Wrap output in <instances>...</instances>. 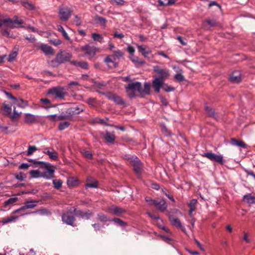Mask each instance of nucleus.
Segmentation results:
<instances>
[{"label":"nucleus","mask_w":255,"mask_h":255,"mask_svg":"<svg viewBox=\"0 0 255 255\" xmlns=\"http://www.w3.org/2000/svg\"><path fill=\"white\" fill-rule=\"evenodd\" d=\"M150 84L147 82L144 83L142 88L139 82L130 83L125 86L127 96L131 99L137 96L143 98L145 95H150Z\"/></svg>","instance_id":"obj_1"},{"label":"nucleus","mask_w":255,"mask_h":255,"mask_svg":"<svg viewBox=\"0 0 255 255\" xmlns=\"http://www.w3.org/2000/svg\"><path fill=\"white\" fill-rule=\"evenodd\" d=\"M40 167L44 168L46 172H41L38 170H32L29 172L31 177L35 178L42 177L46 179H51L54 177V174L55 171L54 166L50 164H45L44 165H41Z\"/></svg>","instance_id":"obj_2"},{"label":"nucleus","mask_w":255,"mask_h":255,"mask_svg":"<svg viewBox=\"0 0 255 255\" xmlns=\"http://www.w3.org/2000/svg\"><path fill=\"white\" fill-rule=\"evenodd\" d=\"M124 53L121 50L114 51L113 54L107 56L104 59V62L110 68H117L118 63L117 60L123 57Z\"/></svg>","instance_id":"obj_3"},{"label":"nucleus","mask_w":255,"mask_h":255,"mask_svg":"<svg viewBox=\"0 0 255 255\" xmlns=\"http://www.w3.org/2000/svg\"><path fill=\"white\" fill-rule=\"evenodd\" d=\"M73 207H70L62 215V221L68 225L74 226L76 219L73 215Z\"/></svg>","instance_id":"obj_4"},{"label":"nucleus","mask_w":255,"mask_h":255,"mask_svg":"<svg viewBox=\"0 0 255 255\" xmlns=\"http://www.w3.org/2000/svg\"><path fill=\"white\" fill-rule=\"evenodd\" d=\"M82 51L85 52V56L88 59H92L96 55V53L99 51V48L93 46H90L89 44H86L82 46L81 48Z\"/></svg>","instance_id":"obj_5"},{"label":"nucleus","mask_w":255,"mask_h":255,"mask_svg":"<svg viewBox=\"0 0 255 255\" xmlns=\"http://www.w3.org/2000/svg\"><path fill=\"white\" fill-rule=\"evenodd\" d=\"M203 157H206L212 161H215L221 165L224 164L223 157L221 155H217L212 152L204 153L202 154Z\"/></svg>","instance_id":"obj_6"},{"label":"nucleus","mask_w":255,"mask_h":255,"mask_svg":"<svg viewBox=\"0 0 255 255\" xmlns=\"http://www.w3.org/2000/svg\"><path fill=\"white\" fill-rule=\"evenodd\" d=\"M153 70L154 73L158 75L157 78L162 80L167 79L169 76V70L166 68H161L159 66L156 65L153 66Z\"/></svg>","instance_id":"obj_7"},{"label":"nucleus","mask_w":255,"mask_h":255,"mask_svg":"<svg viewBox=\"0 0 255 255\" xmlns=\"http://www.w3.org/2000/svg\"><path fill=\"white\" fill-rule=\"evenodd\" d=\"M72 11V10L68 7L60 8L59 16L60 20L65 22L67 21L71 17Z\"/></svg>","instance_id":"obj_8"},{"label":"nucleus","mask_w":255,"mask_h":255,"mask_svg":"<svg viewBox=\"0 0 255 255\" xmlns=\"http://www.w3.org/2000/svg\"><path fill=\"white\" fill-rule=\"evenodd\" d=\"M73 211L74 214L77 217L87 220L90 219L94 215V213L91 210H89L86 212H84L82 210H78L75 207H73Z\"/></svg>","instance_id":"obj_9"},{"label":"nucleus","mask_w":255,"mask_h":255,"mask_svg":"<svg viewBox=\"0 0 255 255\" xmlns=\"http://www.w3.org/2000/svg\"><path fill=\"white\" fill-rule=\"evenodd\" d=\"M47 93L48 95H52L60 99L64 98L65 95L64 89L61 87H53L50 89Z\"/></svg>","instance_id":"obj_10"},{"label":"nucleus","mask_w":255,"mask_h":255,"mask_svg":"<svg viewBox=\"0 0 255 255\" xmlns=\"http://www.w3.org/2000/svg\"><path fill=\"white\" fill-rule=\"evenodd\" d=\"M98 92L103 95H105L108 99L114 101L117 105H123L125 104V101L118 95L115 94L112 92H109L106 94L100 91H98Z\"/></svg>","instance_id":"obj_11"},{"label":"nucleus","mask_w":255,"mask_h":255,"mask_svg":"<svg viewBox=\"0 0 255 255\" xmlns=\"http://www.w3.org/2000/svg\"><path fill=\"white\" fill-rule=\"evenodd\" d=\"M71 58V53L61 51L56 55V61L58 64H61L66 62H70Z\"/></svg>","instance_id":"obj_12"},{"label":"nucleus","mask_w":255,"mask_h":255,"mask_svg":"<svg viewBox=\"0 0 255 255\" xmlns=\"http://www.w3.org/2000/svg\"><path fill=\"white\" fill-rule=\"evenodd\" d=\"M109 212L117 216L121 217L126 213V210L119 206H112L109 208Z\"/></svg>","instance_id":"obj_13"},{"label":"nucleus","mask_w":255,"mask_h":255,"mask_svg":"<svg viewBox=\"0 0 255 255\" xmlns=\"http://www.w3.org/2000/svg\"><path fill=\"white\" fill-rule=\"evenodd\" d=\"M4 23L6 24L7 26H8L10 28H13L15 27L14 26L15 23H17V24H20L22 23V21L21 20H12L9 18L4 19L0 20V27H1L2 26V25Z\"/></svg>","instance_id":"obj_14"},{"label":"nucleus","mask_w":255,"mask_h":255,"mask_svg":"<svg viewBox=\"0 0 255 255\" xmlns=\"http://www.w3.org/2000/svg\"><path fill=\"white\" fill-rule=\"evenodd\" d=\"M169 219L172 225L181 229L183 231H185V228L182 226L180 221L178 218L173 215H170Z\"/></svg>","instance_id":"obj_15"},{"label":"nucleus","mask_w":255,"mask_h":255,"mask_svg":"<svg viewBox=\"0 0 255 255\" xmlns=\"http://www.w3.org/2000/svg\"><path fill=\"white\" fill-rule=\"evenodd\" d=\"M131 164L133 167V169L135 172L137 174L139 175L141 173L142 169V165L139 159L136 157V159L131 163Z\"/></svg>","instance_id":"obj_16"},{"label":"nucleus","mask_w":255,"mask_h":255,"mask_svg":"<svg viewBox=\"0 0 255 255\" xmlns=\"http://www.w3.org/2000/svg\"><path fill=\"white\" fill-rule=\"evenodd\" d=\"M40 48L46 55H53L55 53L54 49L47 44H42Z\"/></svg>","instance_id":"obj_17"},{"label":"nucleus","mask_w":255,"mask_h":255,"mask_svg":"<svg viewBox=\"0 0 255 255\" xmlns=\"http://www.w3.org/2000/svg\"><path fill=\"white\" fill-rule=\"evenodd\" d=\"M38 203V201L37 200H31L27 201L24 203V205L21 207L20 210L33 209L37 206Z\"/></svg>","instance_id":"obj_18"},{"label":"nucleus","mask_w":255,"mask_h":255,"mask_svg":"<svg viewBox=\"0 0 255 255\" xmlns=\"http://www.w3.org/2000/svg\"><path fill=\"white\" fill-rule=\"evenodd\" d=\"M230 81L233 83H239L241 81V74L239 71H234L230 77Z\"/></svg>","instance_id":"obj_19"},{"label":"nucleus","mask_w":255,"mask_h":255,"mask_svg":"<svg viewBox=\"0 0 255 255\" xmlns=\"http://www.w3.org/2000/svg\"><path fill=\"white\" fill-rule=\"evenodd\" d=\"M163 80L160 78H155L152 81L153 87L156 93H159L160 88L162 87Z\"/></svg>","instance_id":"obj_20"},{"label":"nucleus","mask_w":255,"mask_h":255,"mask_svg":"<svg viewBox=\"0 0 255 255\" xmlns=\"http://www.w3.org/2000/svg\"><path fill=\"white\" fill-rule=\"evenodd\" d=\"M43 152L48 155L49 158L53 160H56L58 158V154L55 151H50L49 148H45Z\"/></svg>","instance_id":"obj_21"},{"label":"nucleus","mask_w":255,"mask_h":255,"mask_svg":"<svg viewBox=\"0 0 255 255\" xmlns=\"http://www.w3.org/2000/svg\"><path fill=\"white\" fill-rule=\"evenodd\" d=\"M155 207L161 212H164L167 210V204L164 201H157L154 203Z\"/></svg>","instance_id":"obj_22"},{"label":"nucleus","mask_w":255,"mask_h":255,"mask_svg":"<svg viewBox=\"0 0 255 255\" xmlns=\"http://www.w3.org/2000/svg\"><path fill=\"white\" fill-rule=\"evenodd\" d=\"M139 52H140L145 58H148V55L150 54L151 50L149 48H144L142 45L137 46Z\"/></svg>","instance_id":"obj_23"},{"label":"nucleus","mask_w":255,"mask_h":255,"mask_svg":"<svg viewBox=\"0 0 255 255\" xmlns=\"http://www.w3.org/2000/svg\"><path fill=\"white\" fill-rule=\"evenodd\" d=\"M104 137L106 141L110 143H113L116 139L114 133H111L108 131H106Z\"/></svg>","instance_id":"obj_24"},{"label":"nucleus","mask_w":255,"mask_h":255,"mask_svg":"<svg viewBox=\"0 0 255 255\" xmlns=\"http://www.w3.org/2000/svg\"><path fill=\"white\" fill-rule=\"evenodd\" d=\"M217 25L216 21L210 19H207L203 22L202 26L205 29H209L211 27H215Z\"/></svg>","instance_id":"obj_25"},{"label":"nucleus","mask_w":255,"mask_h":255,"mask_svg":"<svg viewBox=\"0 0 255 255\" xmlns=\"http://www.w3.org/2000/svg\"><path fill=\"white\" fill-rule=\"evenodd\" d=\"M37 121L36 117L31 114H26L25 115L24 122L28 124H30L35 123Z\"/></svg>","instance_id":"obj_26"},{"label":"nucleus","mask_w":255,"mask_h":255,"mask_svg":"<svg viewBox=\"0 0 255 255\" xmlns=\"http://www.w3.org/2000/svg\"><path fill=\"white\" fill-rule=\"evenodd\" d=\"M231 143L233 145H237L243 148H246L247 147L246 144L243 141L241 140H237L235 138H232L231 139Z\"/></svg>","instance_id":"obj_27"},{"label":"nucleus","mask_w":255,"mask_h":255,"mask_svg":"<svg viewBox=\"0 0 255 255\" xmlns=\"http://www.w3.org/2000/svg\"><path fill=\"white\" fill-rule=\"evenodd\" d=\"M197 203V200L195 199H193L190 201L189 203L188 204V206L190 208V210L189 211V214L190 216L192 215V213L196 209V205Z\"/></svg>","instance_id":"obj_28"},{"label":"nucleus","mask_w":255,"mask_h":255,"mask_svg":"<svg viewBox=\"0 0 255 255\" xmlns=\"http://www.w3.org/2000/svg\"><path fill=\"white\" fill-rule=\"evenodd\" d=\"M97 220L101 222L111 221V219L108 216L102 213L97 214Z\"/></svg>","instance_id":"obj_29"},{"label":"nucleus","mask_w":255,"mask_h":255,"mask_svg":"<svg viewBox=\"0 0 255 255\" xmlns=\"http://www.w3.org/2000/svg\"><path fill=\"white\" fill-rule=\"evenodd\" d=\"M243 200L249 204L255 203V196H253L251 194L245 195L243 197Z\"/></svg>","instance_id":"obj_30"},{"label":"nucleus","mask_w":255,"mask_h":255,"mask_svg":"<svg viewBox=\"0 0 255 255\" xmlns=\"http://www.w3.org/2000/svg\"><path fill=\"white\" fill-rule=\"evenodd\" d=\"M95 21L96 23L102 26H105L107 22V20L106 18L98 15L95 16Z\"/></svg>","instance_id":"obj_31"},{"label":"nucleus","mask_w":255,"mask_h":255,"mask_svg":"<svg viewBox=\"0 0 255 255\" xmlns=\"http://www.w3.org/2000/svg\"><path fill=\"white\" fill-rule=\"evenodd\" d=\"M205 111L208 116L213 118L216 117L215 111L212 107L206 105L205 107Z\"/></svg>","instance_id":"obj_32"},{"label":"nucleus","mask_w":255,"mask_h":255,"mask_svg":"<svg viewBox=\"0 0 255 255\" xmlns=\"http://www.w3.org/2000/svg\"><path fill=\"white\" fill-rule=\"evenodd\" d=\"M83 109L79 107H76L74 108H71L69 109V114L72 115L79 114L82 112H83Z\"/></svg>","instance_id":"obj_33"},{"label":"nucleus","mask_w":255,"mask_h":255,"mask_svg":"<svg viewBox=\"0 0 255 255\" xmlns=\"http://www.w3.org/2000/svg\"><path fill=\"white\" fill-rule=\"evenodd\" d=\"M57 30L61 32L63 36L65 38V39H66L67 40H70V38L68 36V34L61 25H59L57 26Z\"/></svg>","instance_id":"obj_34"},{"label":"nucleus","mask_w":255,"mask_h":255,"mask_svg":"<svg viewBox=\"0 0 255 255\" xmlns=\"http://www.w3.org/2000/svg\"><path fill=\"white\" fill-rule=\"evenodd\" d=\"M18 219V217L11 216L7 218L2 220V223L4 225L9 223L14 222Z\"/></svg>","instance_id":"obj_35"},{"label":"nucleus","mask_w":255,"mask_h":255,"mask_svg":"<svg viewBox=\"0 0 255 255\" xmlns=\"http://www.w3.org/2000/svg\"><path fill=\"white\" fill-rule=\"evenodd\" d=\"M130 59L135 65H141L145 63V62L144 60L140 59L138 57H135L133 58L130 57Z\"/></svg>","instance_id":"obj_36"},{"label":"nucleus","mask_w":255,"mask_h":255,"mask_svg":"<svg viewBox=\"0 0 255 255\" xmlns=\"http://www.w3.org/2000/svg\"><path fill=\"white\" fill-rule=\"evenodd\" d=\"M92 36L93 40L95 41H99L100 43L103 42V37L102 36V35H101L99 33H94L92 34Z\"/></svg>","instance_id":"obj_37"},{"label":"nucleus","mask_w":255,"mask_h":255,"mask_svg":"<svg viewBox=\"0 0 255 255\" xmlns=\"http://www.w3.org/2000/svg\"><path fill=\"white\" fill-rule=\"evenodd\" d=\"M54 187L56 189H60L62 185L63 182L60 179H54L52 181Z\"/></svg>","instance_id":"obj_38"},{"label":"nucleus","mask_w":255,"mask_h":255,"mask_svg":"<svg viewBox=\"0 0 255 255\" xmlns=\"http://www.w3.org/2000/svg\"><path fill=\"white\" fill-rule=\"evenodd\" d=\"M17 201L18 198L17 197L10 198L4 202V206L6 207L8 205L13 204Z\"/></svg>","instance_id":"obj_39"},{"label":"nucleus","mask_w":255,"mask_h":255,"mask_svg":"<svg viewBox=\"0 0 255 255\" xmlns=\"http://www.w3.org/2000/svg\"><path fill=\"white\" fill-rule=\"evenodd\" d=\"M32 213H38L41 215H50L51 213L49 212L48 210L45 208H42L38 210L37 211L35 212H32Z\"/></svg>","instance_id":"obj_40"},{"label":"nucleus","mask_w":255,"mask_h":255,"mask_svg":"<svg viewBox=\"0 0 255 255\" xmlns=\"http://www.w3.org/2000/svg\"><path fill=\"white\" fill-rule=\"evenodd\" d=\"M38 148L35 146L29 145L28 147V150L27 152V155L30 156L33 154V152L36 150H38Z\"/></svg>","instance_id":"obj_41"},{"label":"nucleus","mask_w":255,"mask_h":255,"mask_svg":"<svg viewBox=\"0 0 255 255\" xmlns=\"http://www.w3.org/2000/svg\"><path fill=\"white\" fill-rule=\"evenodd\" d=\"M136 156L134 155H131L129 154H125L123 156V158L128 161H129L131 163L134 161V160L136 159Z\"/></svg>","instance_id":"obj_42"},{"label":"nucleus","mask_w":255,"mask_h":255,"mask_svg":"<svg viewBox=\"0 0 255 255\" xmlns=\"http://www.w3.org/2000/svg\"><path fill=\"white\" fill-rule=\"evenodd\" d=\"M73 21L76 26H80L82 23L81 18L78 15H75L74 16Z\"/></svg>","instance_id":"obj_43"},{"label":"nucleus","mask_w":255,"mask_h":255,"mask_svg":"<svg viewBox=\"0 0 255 255\" xmlns=\"http://www.w3.org/2000/svg\"><path fill=\"white\" fill-rule=\"evenodd\" d=\"M114 222L117 225L121 226V227H124L126 225V223L124 222L123 220L119 218H114L113 219L111 220V221Z\"/></svg>","instance_id":"obj_44"},{"label":"nucleus","mask_w":255,"mask_h":255,"mask_svg":"<svg viewBox=\"0 0 255 255\" xmlns=\"http://www.w3.org/2000/svg\"><path fill=\"white\" fill-rule=\"evenodd\" d=\"M70 126V123L68 122H64L59 124L58 129L60 130H63L67 128Z\"/></svg>","instance_id":"obj_45"},{"label":"nucleus","mask_w":255,"mask_h":255,"mask_svg":"<svg viewBox=\"0 0 255 255\" xmlns=\"http://www.w3.org/2000/svg\"><path fill=\"white\" fill-rule=\"evenodd\" d=\"M4 93L5 94V95L7 96V97L8 99L12 100L13 101V103L14 104H17L18 99L16 98L13 96L11 94H10L9 93L7 92L4 91Z\"/></svg>","instance_id":"obj_46"},{"label":"nucleus","mask_w":255,"mask_h":255,"mask_svg":"<svg viewBox=\"0 0 255 255\" xmlns=\"http://www.w3.org/2000/svg\"><path fill=\"white\" fill-rule=\"evenodd\" d=\"M94 121L95 123H99L102 125H104L105 126H110V125L108 124L106 122H105V119H101L100 118H96L94 119Z\"/></svg>","instance_id":"obj_47"},{"label":"nucleus","mask_w":255,"mask_h":255,"mask_svg":"<svg viewBox=\"0 0 255 255\" xmlns=\"http://www.w3.org/2000/svg\"><path fill=\"white\" fill-rule=\"evenodd\" d=\"M97 186H98V182L96 181H94V182H93L92 183H87L85 185V188L86 189H88L89 188H96L97 187Z\"/></svg>","instance_id":"obj_48"},{"label":"nucleus","mask_w":255,"mask_h":255,"mask_svg":"<svg viewBox=\"0 0 255 255\" xmlns=\"http://www.w3.org/2000/svg\"><path fill=\"white\" fill-rule=\"evenodd\" d=\"M28 161L30 162L33 163L35 165H39L40 166L44 165L45 164H49L48 162H45L42 161H36L34 159H29Z\"/></svg>","instance_id":"obj_49"},{"label":"nucleus","mask_w":255,"mask_h":255,"mask_svg":"<svg viewBox=\"0 0 255 255\" xmlns=\"http://www.w3.org/2000/svg\"><path fill=\"white\" fill-rule=\"evenodd\" d=\"M17 102H18V100ZM19 102L20 103L17 104V106L19 107L25 108V107L28 106V102L26 101H25L22 99H19Z\"/></svg>","instance_id":"obj_50"},{"label":"nucleus","mask_w":255,"mask_h":255,"mask_svg":"<svg viewBox=\"0 0 255 255\" xmlns=\"http://www.w3.org/2000/svg\"><path fill=\"white\" fill-rule=\"evenodd\" d=\"M15 177L18 180L23 181L26 178V176L25 174H23L22 173L19 172L18 173L15 174Z\"/></svg>","instance_id":"obj_51"},{"label":"nucleus","mask_w":255,"mask_h":255,"mask_svg":"<svg viewBox=\"0 0 255 255\" xmlns=\"http://www.w3.org/2000/svg\"><path fill=\"white\" fill-rule=\"evenodd\" d=\"M23 6L26 9L30 10H34L35 9L34 6L31 3L28 2H23Z\"/></svg>","instance_id":"obj_52"},{"label":"nucleus","mask_w":255,"mask_h":255,"mask_svg":"<svg viewBox=\"0 0 255 255\" xmlns=\"http://www.w3.org/2000/svg\"><path fill=\"white\" fill-rule=\"evenodd\" d=\"M78 67L85 70H87L89 68L88 64L86 61H79Z\"/></svg>","instance_id":"obj_53"},{"label":"nucleus","mask_w":255,"mask_h":255,"mask_svg":"<svg viewBox=\"0 0 255 255\" xmlns=\"http://www.w3.org/2000/svg\"><path fill=\"white\" fill-rule=\"evenodd\" d=\"M21 209V207L19 208V209H17L15 210H14L13 212H12V214H16V213H18L19 214V215L20 216H24V215H27L28 213H26L25 212V210H20Z\"/></svg>","instance_id":"obj_54"},{"label":"nucleus","mask_w":255,"mask_h":255,"mask_svg":"<svg viewBox=\"0 0 255 255\" xmlns=\"http://www.w3.org/2000/svg\"><path fill=\"white\" fill-rule=\"evenodd\" d=\"M3 111L8 114H9L11 112V108L9 105L6 104L5 103L3 104Z\"/></svg>","instance_id":"obj_55"},{"label":"nucleus","mask_w":255,"mask_h":255,"mask_svg":"<svg viewBox=\"0 0 255 255\" xmlns=\"http://www.w3.org/2000/svg\"><path fill=\"white\" fill-rule=\"evenodd\" d=\"M162 89L164 91L167 92H172L174 90V88L171 87L167 84H164L162 86Z\"/></svg>","instance_id":"obj_56"},{"label":"nucleus","mask_w":255,"mask_h":255,"mask_svg":"<svg viewBox=\"0 0 255 255\" xmlns=\"http://www.w3.org/2000/svg\"><path fill=\"white\" fill-rule=\"evenodd\" d=\"M17 56V52H13L11 53L8 56V61L9 62H12L14 61Z\"/></svg>","instance_id":"obj_57"},{"label":"nucleus","mask_w":255,"mask_h":255,"mask_svg":"<svg viewBox=\"0 0 255 255\" xmlns=\"http://www.w3.org/2000/svg\"><path fill=\"white\" fill-rule=\"evenodd\" d=\"M111 1L118 5H124L126 3L124 0H111Z\"/></svg>","instance_id":"obj_58"},{"label":"nucleus","mask_w":255,"mask_h":255,"mask_svg":"<svg viewBox=\"0 0 255 255\" xmlns=\"http://www.w3.org/2000/svg\"><path fill=\"white\" fill-rule=\"evenodd\" d=\"M83 154L84 156L87 159H92V154L91 152L89 151H85L83 152Z\"/></svg>","instance_id":"obj_59"},{"label":"nucleus","mask_w":255,"mask_h":255,"mask_svg":"<svg viewBox=\"0 0 255 255\" xmlns=\"http://www.w3.org/2000/svg\"><path fill=\"white\" fill-rule=\"evenodd\" d=\"M175 78L176 80L180 82L183 81L185 80L184 76L181 74L180 73L176 74L175 76Z\"/></svg>","instance_id":"obj_60"},{"label":"nucleus","mask_w":255,"mask_h":255,"mask_svg":"<svg viewBox=\"0 0 255 255\" xmlns=\"http://www.w3.org/2000/svg\"><path fill=\"white\" fill-rule=\"evenodd\" d=\"M96 231H99L101 229V225L99 223H94L92 225Z\"/></svg>","instance_id":"obj_61"},{"label":"nucleus","mask_w":255,"mask_h":255,"mask_svg":"<svg viewBox=\"0 0 255 255\" xmlns=\"http://www.w3.org/2000/svg\"><path fill=\"white\" fill-rule=\"evenodd\" d=\"M127 49L128 51L131 55V56H133L135 51L134 47L131 46H128Z\"/></svg>","instance_id":"obj_62"},{"label":"nucleus","mask_w":255,"mask_h":255,"mask_svg":"<svg viewBox=\"0 0 255 255\" xmlns=\"http://www.w3.org/2000/svg\"><path fill=\"white\" fill-rule=\"evenodd\" d=\"M114 37L122 39L124 37V35L122 33H118L117 31L115 32L114 34Z\"/></svg>","instance_id":"obj_63"},{"label":"nucleus","mask_w":255,"mask_h":255,"mask_svg":"<svg viewBox=\"0 0 255 255\" xmlns=\"http://www.w3.org/2000/svg\"><path fill=\"white\" fill-rule=\"evenodd\" d=\"M94 86L95 88L100 89L101 87L105 86V84L103 83L96 82L94 83Z\"/></svg>","instance_id":"obj_64"}]
</instances>
